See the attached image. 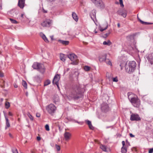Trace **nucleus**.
I'll use <instances>...</instances> for the list:
<instances>
[{
  "mask_svg": "<svg viewBox=\"0 0 153 153\" xmlns=\"http://www.w3.org/2000/svg\"><path fill=\"white\" fill-rule=\"evenodd\" d=\"M83 86L80 85H74L72 88V91L69 96L74 99H78L81 97V94L83 92L84 89L82 88Z\"/></svg>",
  "mask_w": 153,
  "mask_h": 153,
  "instance_id": "obj_1",
  "label": "nucleus"
},
{
  "mask_svg": "<svg viewBox=\"0 0 153 153\" xmlns=\"http://www.w3.org/2000/svg\"><path fill=\"white\" fill-rule=\"evenodd\" d=\"M136 64L135 61L129 62L128 65L125 66V70L126 72L131 74L133 72L136 67Z\"/></svg>",
  "mask_w": 153,
  "mask_h": 153,
  "instance_id": "obj_2",
  "label": "nucleus"
},
{
  "mask_svg": "<svg viewBox=\"0 0 153 153\" xmlns=\"http://www.w3.org/2000/svg\"><path fill=\"white\" fill-rule=\"evenodd\" d=\"M32 68L37 70L40 72L43 73L44 72L45 69L43 64L38 62H34L32 66Z\"/></svg>",
  "mask_w": 153,
  "mask_h": 153,
  "instance_id": "obj_3",
  "label": "nucleus"
},
{
  "mask_svg": "<svg viewBox=\"0 0 153 153\" xmlns=\"http://www.w3.org/2000/svg\"><path fill=\"white\" fill-rule=\"evenodd\" d=\"M46 109L49 114L53 115L56 109V108L54 104L51 103L46 106Z\"/></svg>",
  "mask_w": 153,
  "mask_h": 153,
  "instance_id": "obj_4",
  "label": "nucleus"
},
{
  "mask_svg": "<svg viewBox=\"0 0 153 153\" xmlns=\"http://www.w3.org/2000/svg\"><path fill=\"white\" fill-rule=\"evenodd\" d=\"M130 100L131 103L134 106L137 108L139 107L140 105V102L137 97H132Z\"/></svg>",
  "mask_w": 153,
  "mask_h": 153,
  "instance_id": "obj_5",
  "label": "nucleus"
},
{
  "mask_svg": "<svg viewBox=\"0 0 153 153\" xmlns=\"http://www.w3.org/2000/svg\"><path fill=\"white\" fill-rule=\"evenodd\" d=\"M52 23V20L49 19H46L41 23V25L44 27H49Z\"/></svg>",
  "mask_w": 153,
  "mask_h": 153,
  "instance_id": "obj_6",
  "label": "nucleus"
},
{
  "mask_svg": "<svg viewBox=\"0 0 153 153\" xmlns=\"http://www.w3.org/2000/svg\"><path fill=\"white\" fill-rule=\"evenodd\" d=\"M97 7L103 8L104 5L101 0H90Z\"/></svg>",
  "mask_w": 153,
  "mask_h": 153,
  "instance_id": "obj_7",
  "label": "nucleus"
},
{
  "mask_svg": "<svg viewBox=\"0 0 153 153\" xmlns=\"http://www.w3.org/2000/svg\"><path fill=\"white\" fill-rule=\"evenodd\" d=\"M68 57L73 62L72 64L76 65V62H75L77 59V56L74 53L70 54L68 55Z\"/></svg>",
  "mask_w": 153,
  "mask_h": 153,
  "instance_id": "obj_8",
  "label": "nucleus"
},
{
  "mask_svg": "<svg viewBox=\"0 0 153 153\" xmlns=\"http://www.w3.org/2000/svg\"><path fill=\"white\" fill-rule=\"evenodd\" d=\"M130 120L131 121H138L140 120L141 118L138 114L132 113L131 115Z\"/></svg>",
  "mask_w": 153,
  "mask_h": 153,
  "instance_id": "obj_9",
  "label": "nucleus"
},
{
  "mask_svg": "<svg viewBox=\"0 0 153 153\" xmlns=\"http://www.w3.org/2000/svg\"><path fill=\"white\" fill-rule=\"evenodd\" d=\"M101 109L104 112H107L109 110L108 104L106 103H103L101 105Z\"/></svg>",
  "mask_w": 153,
  "mask_h": 153,
  "instance_id": "obj_10",
  "label": "nucleus"
},
{
  "mask_svg": "<svg viewBox=\"0 0 153 153\" xmlns=\"http://www.w3.org/2000/svg\"><path fill=\"white\" fill-rule=\"evenodd\" d=\"M60 79V76L58 74H56L54 76L53 79L52 83L53 84H55L56 85L58 88V81Z\"/></svg>",
  "mask_w": 153,
  "mask_h": 153,
  "instance_id": "obj_11",
  "label": "nucleus"
},
{
  "mask_svg": "<svg viewBox=\"0 0 153 153\" xmlns=\"http://www.w3.org/2000/svg\"><path fill=\"white\" fill-rule=\"evenodd\" d=\"M123 147L121 148V152L122 153H126L127 150V146H125V143L124 141L122 142Z\"/></svg>",
  "mask_w": 153,
  "mask_h": 153,
  "instance_id": "obj_12",
  "label": "nucleus"
},
{
  "mask_svg": "<svg viewBox=\"0 0 153 153\" xmlns=\"http://www.w3.org/2000/svg\"><path fill=\"white\" fill-rule=\"evenodd\" d=\"M71 136V134L69 132H65L64 134V137L66 141H68L70 139Z\"/></svg>",
  "mask_w": 153,
  "mask_h": 153,
  "instance_id": "obj_13",
  "label": "nucleus"
},
{
  "mask_svg": "<svg viewBox=\"0 0 153 153\" xmlns=\"http://www.w3.org/2000/svg\"><path fill=\"white\" fill-rule=\"evenodd\" d=\"M147 58L151 64H153V53L148 55L147 56Z\"/></svg>",
  "mask_w": 153,
  "mask_h": 153,
  "instance_id": "obj_14",
  "label": "nucleus"
},
{
  "mask_svg": "<svg viewBox=\"0 0 153 153\" xmlns=\"http://www.w3.org/2000/svg\"><path fill=\"white\" fill-rule=\"evenodd\" d=\"M3 113L6 121V126L5 127V128L6 129L7 128H8L10 126V125L9 122V120L7 116L6 113H5L4 111L3 112Z\"/></svg>",
  "mask_w": 153,
  "mask_h": 153,
  "instance_id": "obj_15",
  "label": "nucleus"
},
{
  "mask_svg": "<svg viewBox=\"0 0 153 153\" xmlns=\"http://www.w3.org/2000/svg\"><path fill=\"white\" fill-rule=\"evenodd\" d=\"M25 0H19L18 5L21 8H23L24 7Z\"/></svg>",
  "mask_w": 153,
  "mask_h": 153,
  "instance_id": "obj_16",
  "label": "nucleus"
},
{
  "mask_svg": "<svg viewBox=\"0 0 153 153\" xmlns=\"http://www.w3.org/2000/svg\"><path fill=\"white\" fill-rule=\"evenodd\" d=\"M106 55L104 54L99 56V61L100 62L105 61L106 60Z\"/></svg>",
  "mask_w": 153,
  "mask_h": 153,
  "instance_id": "obj_17",
  "label": "nucleus"
},
{
  "mask_svg": "<svg viewBox=\"0 0 153 153\" xmlns=\"http://www.w3.org/2000/svg\"><path fill=\"white\" fill-rule=\"evenodd\" d=\"M90 16L92 19L93 21L96 18V11L95 10H93L90 13Z\"/></svg>",
  "mask_w": 153,
  "mask_h": 153,
  "instance_id": "obj_18",
  "label": "nucleus"
},
{
  "mask_svg": "<svg viewBox=\"0 0 153 153\" xmlns=\"http://www.w3.org/2000/svg\"><path fill=\"white\" fill-rule=\"evenodd\" d=\"M118 13L120 15L123 16V17L125 18L127 15V12L126 10H123L121 11H118Z\"/></svg>",
  "mask_w": 153,
  "mask_h": 153,
  "instance_id": "obj_19",
  "label": "nucleus"
},
{
  "mask_svg": "<svg viewBox=\"0 0 153 153\" xmlns=\"http://www.w3.org/2000/svg\"><path fill=\"white\" fill-rule=\"evenodd\" d=\"M85 121L86 123L88 126L89 128L91 130H93L94 127L92 125L91 121L88 120H86Z\"/></svg>",
  "mask_w": 153,
  "mask_h": 153,
  "instance_id": "obj_20",
  "label": "nucleus"
},
{
  "mask_svg": "<svg viewBox=\"0 0 153 153\" xmlns=\"http://www.w3.org/2000/svg\"><path fill=\"white\" fill-rule=\"evenodd\" d=\"M58 41L61 43L63 45H68L69 42V41H64L62 40H59Z\"/></svg>",
  "mask_w": 153,
  "mask_h": 153,
  "instance_id": "obj_21",
  "label": "nucleus"
},
{
  "mask_svg": "<svg viewBox=\"0 0 153 153\" xmlns=\"http://www.w3.org/2000/svg\"><path fill=\"white\" fill-rule=\"evenodd\" d=\"M72 17L73 19L76 21H78V18L76 14L74 12H73L72 13Z\"/></svg>",
  "mask_w": 153,
  "mask_h": 153,
  "instance_id": "obj_22",
  "label": "nucleus"
},
{
  "mask_svg": "<svg viewBox=\"0 0 153 153\" xmlns=\"http://www.w3.org/2000/svg\"><path fill=\"white\" fill-rule=\"evenodd\" d=\"M100 148L102 150L105 152H107V147L105 145L101 144L100 146Z\"/></svg>",
  "mask_w": 153,
  "mask_h": 153,
  "instance_id": "obj_23",
  "label": "nucleus"
},
{
  "mask_svg": "<svg viewBox=\"0 0 153 153\" xmlns=\"http://www.w3.org/2000/svg\"><path fill=\"white\" fill-rule=\"evenodd\" d=\"M41 35L42 38L44 39V40L45 42L47 43H48L49 42L48 40V39L46 38V36L44 34L42 33V34H41Z\"/></svg>",
  "mask_w": 153,
  "mask_h": 153,
  "instance_id": "obj_24",
  "label": "nucleus"
},
{
  "mask_svg": "<svg viewBox=\"0 0 153 153\" xmlns=\"http://www.w3.org/2000/svg\"><path fill=\"white\" fill-rule=\"evenodd\" d=\"M111 41L108 40L107 41H105L103 42V44L104 45H107L108 46H110V45L111 44Z\"/></svg>",
  "mask_w": 153,
  "mask_h": 153,
  "instance_id": "obj_25",
  "label": "nucleus"
},
{
  "mask_svg": "<svg viewBox=\"0 0 153 153\" xmlns=\"http://www.w3.org/2000/svg\"><path fill=\"white\" fill-rule=\"evenodd\" d=\"M60 59L63 62H64L65 61V57L64 56V54H60Z\"/></svg>",
  "mask_w": 153,
  "mask_h": 153,
  "instance_id": "obj_26",
  "label": "nucleus"
},
{
  "mask_svg": "<svg viewBox=\"0 0 153 153\" xmlns=\"http://www.w3.org/2000/svg\"><path fill=\"white\" fill-rule=\"evenodd\" d=\"M51 83V81L49 80H47L44 82V86H46L50 84Z\"/></svg>",
  "mask_w": 153,
  "mask_h": 153,
  "instance_id": "obj_27",
  "label": "nucleus"
},
{
  "mask_svg": "<svg viewBox=\"0 0 153 153\" xmlns=\"http://www.w3.org/2000/svg\"><path fill=\"white\" fill-rule=\"evenodd\" d=\"M106 63L108 65L111 66H112V63L110 61L109 59H106L105 61Z\"/></svg>",
  "mask_w": 153,
  "mask_h": 153,
  "instance_id": "obj_28",
  "label": "nucleus"
},
{
  "mask_svg": "<svg viewBox=\"0 0 153 153\" xmlns=\"http://www.w3.org/2000/svg\"><path fill=\"white\" fill-rule=\"evenodd\" d=\"M137 19H138V20H139L140 21V22L142 24H144V25H148V24H149V22H144L142 21L141 20H140L138 17H137Z\"/></svg>",
  "mask_w": 153,
  "mask_h": 153,
  "instance_id": "obj_29",
  "label": "nucleus"
},
{
  "mask_svg": "<svg viewBox=\"0 0 153 153\" xmlns=\"http://www.w3.org/2000/svg\"><path fill=\"white\" fill-rule=\"evenodd\" d=\"M10 106V103L8 102H6L5 103V107L7 109L9 108Z\"/></svg>",
  "mask_w": 153,
  "mask_h": 153,
  "instance_id": "obj_30",
  "label": "nucleus"
},
{
  "mask_svg": "<svg viewBox=\"0 0 153 153\" xmlns=\"http://www.w3.org/2000/svg\"><path fill=\"white\" fill-rule=\"evenodd\" d=\"M22 85L25 88H27V84L26 82L24 81H22Z\"/></svg>",
  "mask_w": 153,
  "mask_h": 153,
  "instance_id": "obj_31",
  "label": "nucleus"
},
{
  "mask_svg": "<svg viewBox=\"0 0 153 153\" xmlns=\"http://www.w3.org/2000/svg\"><path fill=\"white\" fill-rule=\"evenodd\" d=\"M90 69V67L88 66H85L84 67V69L86 71H89Z\"/></svg>",
  "mask_w": 153,
  "mask_h": 153,
  "instance_id": "obj_32",
  "label": "nucleus"
},
{
  "mask_svg": "<svg viewBox=\"0 0 153 153\" xmlns=\"http://www.w3.org/2000/svg\"><path fill=\"white\" fill-rule=\"evenodd\" d=\"M108 27V24H107L105 27L104 29L102 28L101 27H100V30L102 32V31H103L104 30H106L107 28Z\"/></svg>",
  "mask_w": 153,
  "mask_h": 153,
  "instance_id": "obj_33",
  "label": "nucleus"
},
{
  "mask_svg": "<svg viewBox=\"0 0 153 153\" xmlns=\"http://www.w3.org/2000/svg\"><path fill=\"white\" fill-rule=\"evenodd\" d=\"M11 22L13 24H16L17 23V22L15 20H14L12 19H10Z\"/></svg>",
  "mask_w": 153,
  "mask_h": 153,
  "instance_id": "obj_34",
  "label": "nucleus"
},
{
  "mask_svg": "<svg viewBox=\"0 0 153 153\" xmlns=\"http://www.w3.org/2000/svg\"><path fill=\"white\" fill-rule=\"evenodd\" d=\"M12 151L13 153H18L17 149L15 148H13L12 149Z\"/></svg>",
  "mask_w": 153,
  "mask_h": 153,
  "instance_id": "obj_35",
  "label": "nucleus"
},
{
  "mask_svg": "<svg viewBox=\"0 0 153 153\" xmlns=\"http://www.w3.org/2000/svg\"><path fill=\"white\" fill-rule=\"evenodd\" d=\"M27 115H28V117H29V118H30V119L31 120V121L33 120V116L30 113H28L27 114Z\"/></svg>",
  "mask_w": 153,
  "mask_h": 153,
  "instance_id": "obj_36",
  "label": "nucleus"
},
{
  "mask_svg": "<svg viewBox=\"0 0 153 153\" xmlns=\"http://www.w3.org/2000/svg\"><path fill=\"white\" fill-rule=\"evenodd\" d=\"M55 147L57 151H59L60 150V147L59 146L56 144Z\"/></svg>",
  "mask_w": 153,
  "mask_h": 153,
  "instance_id": "obj_37",
  "label": "nucleus"
},
{
  "mask_svg": "<svg viewBox=\"0 0 153 153\" xmlns=\"http://www.w3.org/2000/svg\"><path fill=\"white\" fill-rule=\"evenodd\" d=\"M112 80L113 82H117L118 81V78L117 77L112 78Z\"/></svg>",
  "mask_w": 153,
  "mask_h": 153,
  "instance_id": "obj_38",
  "label": "nucleus"
},
{
  "mask_svg": "<svg viewBox=\"0 0 153 153\" xmlns=\"http://www.w3.org/2000/svg\"><path fill=\"white\" fill-rule=\"evenodd\" d=\"M72 121L75 123H77L79 124H80L81 125H82L83 123L82 122H79L77 121L74 120H72Z\"/></svg>",
  "mask_w": 153,
  "mask_h": 153,
  "instance_id": "obj_39",
  "label": "nucleus"
},
{
  "mask_svg": "<svg viewBox=\"0 0 153 153\" xmlns=\"http://www.w3.org/2000/svg\"><path fill=\"white\" fill-rule=\"evenodd\" d=\"M120 4L121 6L123 7H124V5L123 4V0H119Z\"/></svg>",
  "mask_w": 153,
  "mask_h": 153,
  "instance_id": "obj_40",
  "label": "nucleus"
},
{
  "mask_svg": "<svg viewBox=\"0 0 153 153\" xmlns=\"http://www.w3.org/2000/svg\"><path fill=\"white\" fill-rule=\"evenodd\" d=\"M46 130L47 131H49L50 130L49 126L48 125L46 124L45 126Z\"/></svg>",
  "mask_w": 153,
  "mask_h": 153,
  "instance_id": "obj_41",
  "label": "nucleus"
},
{
  "mask_svg": "<svg viewBox=\"0 0 153 153\" xmlns=\"http://www.w3.org/2000/svg\"><path fill=\"white\" fill-rule=\"evenodd\" d=\"M111 30H108V33H106L105 35L106 36H108L111 33Z\"/></svg>",
  "mask_w": 153,
  "mask_h": 153,
  "instance_id": "obj_42",
  "label": "nucleus"
},
{
  "mask_svg": "<svg viewBox=\"0 0 153 153\" xmlns=\"http://www.w3.org/2000/svg\"><path fill=\"white\" fill-rule=\"evenodd\" d=\"M130 145L129 143L128 142V141L127 140L126 141V145H125L126 146L128 147Z\"/></svg>",
  "mask_w": 153,
  "mask_h": 153,
  "instance_id": "obj_43",
  "label": "nucleus"
},
{
  "mask_svg": "<svg viewBox=\"0 0 153 153\" xmlns=\"http://www.w3.org/2000/svg\"><path fill=\"white\" fill-rule=\"evenodd\" d=\"M153 152V148L150 149L149 151V153H152Z\"/></svg>",
  "mask_w": 153,
  "mask_h": 153,
  "instance_id": "obj_44",
  "label": "nucleus"
},
{
  "mask_svg": "<svg viewBox=\"0 0 153 153\" xmlns=\"http://www.w3.org/2000/svg\"><path fill=\"white\" fill-rule=\"evenodd\" d=\"M36 117H39L40 116V114L39 113H37L36 114Z\"/></svg>",
  "mask_w": 153,
  "mask_h": 153,
  "instance_id": "obj_45",
  "label": "nucleus"
},
{
  "mask_svg": "<svg viewBox=\"0 0 153 153\" xmlns=\"http://www.w3.org/2000/svg\"><path fill=\"white\" fill-rule=\"evenodd\" d=\"M129 135L130 136V137H134V135H133L131 133H130L129 134Z\"/></svg>",
  "mask_w": 153,
  "mask_h": 153,
  "instance_id": "obj_46",
  "label": "nucleus"
},
{
  "mask_svg": "<svg viewBox=\"0 0 153 153\" xmlns=\"http://www.w3.org/2000/svg\"><path fill=\"white\" fill-rule=\"evenodd\" d=\"M8 115L10 116H12L13 114L11 112H9L8 113Z\"/></svg>",
  "mask_w": 153,
  "mask_h": 153,
  "instance_id": "obj_47",
  "label": "nucleus"
},
{
  "mask_svg": "<svg viewBox=\"0 0 153 153\" xmlns=\"http://www.w3.org/2000/svg\"><path fill=\"white\" fill-rule=\"evenodd\" d=\"M14 86L15 88H17L18 87V85L16 83H15L14 84Z\"/></svg>",
  "mask_w": 153,
  "mask_h": 153,
  "instance_id": "obj_48",
  "label": "nucleus"
},
{
  "mask_svg": "<svg viewBox=\"0 0 153 153\" xmlns=\"http://www.w3.org/2000/svg\"><path fill=\"white\" fill-rule=\"evenodd\" d=\"M37 139L38 141H39L41 140V137H37Z\"/></svg>",
  "mask_w": 153,
  "mask_h": 153,
  "instance_id": "obj_49",
  "label": "nucleus"
},
{
  "mask_svg": "<svg viewBox=\"0 0 153 153\" xmlns=\"http://www.w3.org/2000/svg\"><path fill=\"white\" fill-rule=\"evenodd\" d=\"M55 0H47V1L49 2H51L55 1Z\"/></svg>",
  "mask_w": 153,
  "mask_h": 153,
  "instance_id": "obj_50",
  "label": "nucleus"
},
{
  "mask_svg": "<svg viewBox=\"0 0 153 153\" xmlns=\"http://www.w3.org/2000/svg\"><path fill=\"white\" fill-rule=\"evenodd\" d=\"M3 76V75L2 73H0V76L1 77H2Z\"/></svg>",
  "mask_w": 153,
  "mask_h": 153,
  "instance_id": "obj_51",
  "label": "nucleus"
},
{
  "mask_svg": "<svg viewBox=\"0 0 153 153\" xmlns=\"http://www.w3.org/2000/svg\"><path fill=\"white\" fill-rule=\"evenodd\" d=\"M43 11L44 13H47V11L45 10L44 9L43 10Z\"/></svg>",
  "mask_w": 153,
  "mask_h": 153,
  "instance_id": "obj_52",
  "label": "nucleus"
},
{
  "mask_svg": "<svg viewBox=\"0 0 153 153\" xmlns=\"http://www.w3.org/2000/svg\"><path fill=\"white\" fill-rule=\"evenodd\" d=\"M35 78H37V79H39V77L38 76H36Z\"/></svg>",
  "mask_w": 153,
  "mask_h": 153,
  "instance_id": "obj_53",
  "label": "nucleus"
},
{
  "mask_svg": "<svg viewBox=\"0 0 153 153\" xmlns=\"http://www.w3.org/2000/svg\"><path fill=\"white\" fill-rule=\"evenodd\" d=\"M128 99H130L129 96L130 95V93H128Z\"/></svg>",
  "mask_w": 153,
  "mask_h": 153,
  "instance_id": "obj_54",
  "label": "nucleus"
},
{
  "mask_svg": "<svg viewBox=\"0 0 153 153\" xmlns=\"http://www.w3.org/2000/svg\"><path fill=\"white\" fill-rule=\"evenodd\" d=\"M24 15V14H21V17H22V18H23V17Z\"/></svg>",
  "mask_w": 153,
  "mask_h": 153,
  "instance_id": "obj_55",
  "label": "nucleus"
},
{
  "mask_svg": "<svg viewBox=\"0 0 153 153\" xmlns=\"http://www.w3.org/2000/svg\"><path fill=\"white\" fill-rule=\"evenodd\" d=\"M117 26H118V27H120V24H119V23H118V24H117Z\"/></svg>",
  "mask_w": 153,
  "mask_h": 153,
  "instance_id": "obj_56",
  "label": "nucleus"
},
{
  "mask_svg": "<svg viewBox=\"0 0 153 153\" xmlns=\"http://www.w3.org/2000/svg\"><path fill=\"white\" fill-rule=\"evenodd\" d=\"M120 66L121 67V70H122V66L121 64L120 65Z\"/></svg>",
  "mask_w": 153,
  "mask_h": 153,
  "instance_id": "obj_57",
  "label": "nucleus"
},
{
  "mask_svg": "<svg viewBox=\"0 0 153 153\" xmlns=\"http://www.w3.org/2000/svg\"><path fill=\"white\" fill-rule=\"evenodd\" d=\"M110 127H111V126H108V127H106V128H110Z\"/></svg>",
  "mask_w": 153,
  "mask_h": 153,
  "instance_id": "obj_58",
  "label": "nucleus"
},
{
  "mask_svg": "<svg viewBox=\"0 0 153 153\" xmlns=\"http://www.w3.org/2000/svg\"><path fill=\"white\" fill-rule=\"evenodd\" d=\"M9 134V136L10 137H11L12 135H11V134Z\"/></svg>",
  "mask_w": 153,
  "mask_h": 153,
  "instance_id": "obj_59",
  "label": "nucleus"
},
{
  "mask_svg": "<svg viewBox=\"0 0 153 153\" xmlns=\"http://www.w3.org/2000/svg\"><path fill=\"white\" fill-rule=\"evenodd\" d=\"M69 70V68L67 69V71H68Z\"/></svg>",
  "mask_w": 153,
  "mask_h": 153,
  "instance_id": "obj_60",
  "label": "nucleus"
},
{
  "mask_svg": "<svg viewBox=\"0 0 153 153\" xmlns=\"http://www.w3.org/2000/svg\"><path fill=\"white\" fill-rule=\"evenodd\" d=\"M51 39L52 40L53 39V36H51Z\"/></svg>",
  "mask_w": 153,
  "mask_h": 153,
  "instance_id": "obj_61",
  "label": "nucleus"
},
{
  "mask_svg": "<svg viewBox=\"0 0 153 153\" xmlns=\"http://www.w3.org/2000/svg\"><path fill=\"white\" fill-rule=\"evenodd\" d=\"M149 24H148V25H149V24H152L153 23H149Z\"/></svg>",
  "mask_w": 153,
  "mask_h": 153,
  "instance_id": "obj_62",
  "label": "nucleus"
},
{
  "mask_svg": "<svg viewBox=\"0 0 153 153\" xmlns=\"http://www.w3.org/2000/svg\"><path fill=\"white\" fill-rule=\"evenodd\" d=\"M3 99H1V100L2 101L3 100Z\"/></svg>",
  "mask_w": 153,
  "mask_h": 153,
  "instance_id": "obj_63",
  "label": "nucleus"
},
{
  "mask_svg": "<svg viewBox=\"0 0 153 153\" xmlns=\"http://www.w3.org/2000/svg\"><path fill=\"white\" fill-rule=\"evenodd\" d=\"M95 33H97V31H95Z\"/></svg>",
  "mask_w": 153,
  "mask_h": 153,
  "instance_id": "obj_64",
  "label": "nucleus"
}]
</instances>
